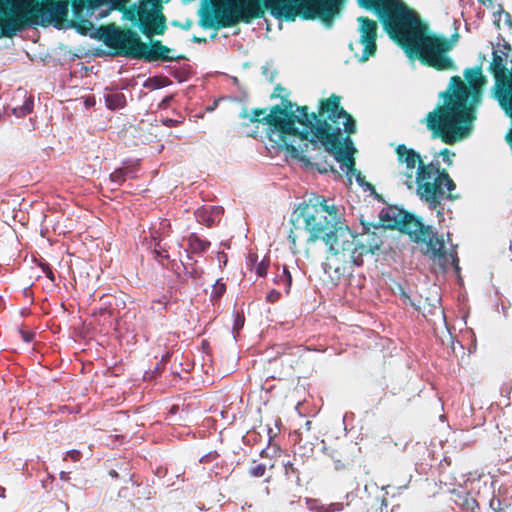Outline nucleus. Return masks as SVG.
<instances>
[{"label":"nucleus","instance_id":"a18cd8bd","mask_svg":"<svg viewBox=\"0 0 512 512\" xmlns=\"http://www.w3.org/2000/svg\"><path fill=\"white\" fill-rule=\"evenodd\" d=\"M43 270H44L46 276L49 279L53 280V272L51 271V269H49L48 267H45V268H43Z\"/></svg>","mask_w":512,"mask_h":512},{"label":"nucleus","instance_id":"4468645a","mask_svg":"<svg viewBox=\"0 0 512 512\" xmlns=\"http://www.w3.org/2000/svg\"><path fill=\"white\" fill-rule=\"evenodd\" d=\"M129 0H89V10L96 19H102L111 11L120 9Z\"/></svg>","mask_w":512,"mask_h":512},{"label":"nucleus","instance_id":"7c9ffc66","mask_svg":"<svg viewBox=\"0 0 512 512\" xmlns=\"http://www.w3.org/2000/svg\"><path fill=\"white\" fill-rule=\"evenodd\" d=\"M284 469L286 476L296 475L297 479L299 480L298 468L295 467L294 463L287 461L284 463Z\"/></svg>","mask_w":512,"mask_h":512},{"label":"nucleus","instance_id":"a19ab883","mask_svg":"<svg viewBox=\"0 0 512 512\" xmlns=\"http://www.w3.org/2000/svg\"><path fill=\"white\" fill-rule=\"evenodd\" d=\"M171 358V354L169 352H166L164 355H162L160 362L165 365Z\"/></svg>","mask_w":512,"mask_h":512},{"label":"nucleus","instance_id":"b1692460","mask_svg":"<svg viewBox=\"0 0 512 512\" xmlns=\"http://www.w3.org/2000/svg\"><path fill=\"white\" fill-rule=\"evenodd\" d=\"M169 52H170V50L168 48H166L165 46L161 45L160 43H155L152 45L148 54L152 58L166 59V58H169Z\"/></svg>","mask_w":512,"mask_h":512},{"label":"nucleus","instance_id":"8fccbe9b","mask_svg":"<svg viewBox=\"0 0 512 512\" xmlns=\"http://www.w3.org/2000/svg\"><path fill=\"white\" fill-rule=\"evenodd\" d=\"M83 324V327L86 329V330H89L90 329V326L92 324V322H86V321H83L82 322Z\"/></svg>","mask_w":512,"mask_h":512},{"label":"nucleus","instance_id":"1a4fd4ad","mask_svg":"<svg viewBox=\"0 0 512 512\" xmlns=\"http://www.w3.org/2000/svg\"><path fill=\"white\" fill-rule=\"evenodd\" d=\"M83 34L102 40L107 46L117 49L133 57H141L147 53V46L140 41L139 36L132 31H123L114 25L96 29L91 23L89 27L81 26Z\"/></svg>","mask_w":512,"mask_h":512},{"label":"nucleus","instance_id":"7ed1b4c3","mask_svg":"<svg viewBox=\"0 0 512 512\" xmlns=\"http://www.w3.org/2000/svg\"><path fill=\"white\" fill-rule=\"evenodd\" d=\"M464 77L472 88L470 93L460 77L451 79L444 96V105L427 115V127L440 136L445 143L452 144L466 137L473 120L467 102L471 96L470 106L478 100L480 88L485 83L478 68L467 69Z\"/></svg>","mask_w":512,"mask_h":512},{"label":"nucleus","instance_id":"a878e982","mask_svg":"<svg viewBox=\"0 0 512 512\" xmlns=\"http://www.w3.org/2000/svg\"><path fill=\"white\" fill-rule=\"evenodd\" d=\"M170 84V80L166 77H155L148 80L147 86L152 89H159Z\"/></svg>","mask_w":512,"mask_h":512},{"label":"nucleus","instance_id":"9b49d317","mask_svg":"<svg viewBox=\"0 0 512 512\" xmlns=\"http://www.w3.org/2000/svg\"><path fill=\"white\" fill-rule=\"evenodd\" d=\"M359 23V41L350 45L355 56L360 61H366L376 51L377 23L365 17L358 18Z\"/></svg>","mask_w":512,"mask_h":512},{"label":"nucleus","instance_id":"f704fd0d","mask_svg":"<svg viewBox=\"0 0 512 512\" xmlns=\"http://www.w3.org/2000/svg\"><path fill=\"white\" fill-rule=\"evenodd\" d=\"M245 322H233V327L231 330L233 339L237 340V335L239 334L240 330L243 328Z\"/></svg>","mask_w":512,"mask_h":512},{"label":"nucleus","instance_id":"4be33fe9","mask_svg":"<svg viewBox=\"0 0 512 512\" xmlns=\"http://www.w3.org/2000/svg\"><path fill=\"white\" fill-rule=\"evenodd\" d=\"M33 109V99L31 96L25 95V100L23 105L19 107H15L12 109L13 114L18 117H24L25 115L29 114Z\"/></svg>","mask_w":512,"mask_h":512},{"label":"nucleus","instance_id":"9d476101","mask_svg":"<svg viewBox=\"0 0 512 512\" xmlns=\"http://www.w3.org/2000/svg\"><path fill=\"white\" fill-rule=\"evenodd\" d=\"M397 166L396 178L408 189L414 188L415 178L420 171V166H426L413 149L405 145H398L396 148Z\"/></svg>","mask_w":512,"mask_h":512},{"label":"nucleus","instance_id":"a211bd4d","mask_svg":"<svg viewBox=\"0 0 512 512\" xmlns=\"http://www.w3.org/2000/svg\"><path fill=\"white\" fill-rule=\"evenodd\" d=\"M221 209L218 207H209L198 210L196 217L199 222L205 223L207 226L213 225L219 220Z\"/></svg>","mask_w":512,"mask_h":512},{"label":"nucleus","instance_id":"864d4df0","mask_svg":"<svg viewBox=\"0 0 512 512\" xmlns=\"http://www.w3.org/2000/svg\"><path fill=\"white\" fill-rule=\"evenodd\" d=\"M267 450H268V448H264V449H262V450H261V453H260V454H261V456H266V455H268Z\"/></svg>","mask_w":512,"mask_h":512},{"label":"nucleus","instance_id":"dca6fc26","mask_svg":"<svg viewBox=\"0 0 512 512\" xmlns=\"http://www.w3.org/2000/svg\"><path fill=\"white\" fill-rule=\"evenodd\" d=\"M269 265L270 262L268 258H263L259 261L258 256L254 253H250L247 257V267L251 271H254L259 277H265L267 275Z\"/></svg>","mask_w":512,"mask_h":512},{"label":"nucleus","instance_id":"39448f33","mask_svg":"<svg viewBox=\"0 0 512 512\" xmlns=\"http://www.w3.org/2000/svg\"><path fill=\"white\" fill-rule=\"evenodd\" d=\"M52 1L0 0V36L20 30L39 15L43 22L60 24L68 14V1Z\"/></svg>","mask_w":512,"mask_h":512},{"label":"nucleus","instance_id":"ddd939ff","mask_svg":"<svg viewBox=\"0 0 512 512\" xmlns=\"http://www.w3.org/2000/svg\"><path fill=\"white\" fill-rule=\"evenodd\" d=\"M160 1L161 0L143 1L139 7V20L150 33L161 32L164 25Z\"/></svg>","mask_w":512,"mask_h":512},{"label":"nucleus","instance_id":"5fc2aeb1","mask_svg":"<svg viewBox=\"0 0 512 512\" xmlns=\"http://www.w3.org/2000/svg\"><path fill=\"white\" fill-rule=\"evenodd\" d=\"M109 474L112 476V477H118V473L115 471V470H111L109 472Z\"/></svg>","mask_w":512,"mask_h":512},{"label":"nucleus","instance_id":"6e6552de","mask_svg":"<svg viewBox=\"0 0 512 512\" xmlns=\"http://www.w3.org/2000/svg\"><path fill=\"white\" fill-rule=\"evenodd\" d=\"M416 194L426 202L430 209H436L443 199H452L451 192L455 189V183L450 176L440 171L433 163L420 166L414 187Z\"/></svg>","mask_w":512,"mask_h":512},{"label":"nucleus","instance_id":"58836bf2","mask_svg":"<svg viewBox=\"0 0 512 512\" xmlns=\"http://www.w3.org/2000/svg\"><path fill=\"white\" fill-rule=\"evenodd\" d=\"M443 324H444V327L447 330L450 338L453 340L454 336H453L452 330L455 329L454 325H452V322H448V321L443 322Z\"/></svg>","mask_w":512,"mask_h":512},{"label":"nucleus","instance_id":"cd10ccee","mask_svg":"<svg viewBox=\"0 0 512 512\" xmlns=\"http://www.w3.org/2000/svg\"><path fill=\"white\" fill-rule=\"evenodd\" d=\"M153 240L156 242L155 244V248L153 250V253L155 255V258L157 260H161L162 258H167L168 257V254H167V251L166 250H163L161 247H160V243H159V238L153 236Z\"/></svg>","mask_w":512,"mask_h":512},{"label":"nucleus","instance_id":"de8ad7c7","mask_svg":"<svg viewBox=\"0 0 512 512\" xmlns=\"http://www.w3.org/2000/svg\"><path fill=\"white\" fill-rule=\"evenodd\" d=\"M501 393L502 394H505V396L507 397V399L509 398V393H510V390H509V387H502L501 388Z\"/></svg>","mask_w":512,"mask_h":512},{"label":"nucleus","instance_id":"f8f14e48","mask_svg":"<svg viewBox=\"0 0 512 512\" xmlns=\"http://www.w3.org/2000/svg\"><path fill=\"white\" fill-rule=\"evenodd\" d=\"M380 218L388 228H395L409 234L416 233L418 229H421V234L424 236L422 225L397 207L383 209Z\"/></svg>","mask_w":512,"mask_h":512},{"label":"nucleus","instance_id":"f257e3e1","mask_svg":"<svg viewBox=\"0 0 512 512\" xmlns=\"http://www.w3.org/2000/svg\"><path fill=\"white\" fill-rule=\"evenodd\" d=\"M318 116L324 120L317 121L315 125L317 116L314 113L308 114L305 106L295 108L292 103L283 102L273 107L264 118L269 142L274 148L285 151L287 158L299 162L307 161L305 152L309 146L324 147L340 163L350 183L355 177L365 191L372 190L361 173L353 168L356 150L351 139L346 138L343 144L340 142L341 133H354L355 124L351 116L340 107L339 97L331 96L322 101Z\"/></svg>","mask_w":512,"mask_h":512},{"label":"nucleus","instance_id":"09e8293b","mask_svg":"<svg viewBox=\"0 0 512 512\" xmlns=\"http://www.w3.org/2000/svg\"><path fill=\"white\" fill-rule=\"evenodd\" d=\"M170 100H171V97L164 98L162 103H161V106L162 107H166Z\"/></svg>","mask_w":512,"mask_h":512},{"label":"nucleus","instance_id":"5701e85b","mask_svg":"<svg viewBox=\"0 0 512 512\" xmlns=\"http://www.w3.org/2000/svg\"><path fill=\"white\" fill-rule=\"evenodd\" d=\"M343 503H330L328 505L318 504L317 501H314V504L310 506V509L316 510L317 512H337L343 510Z\"/></svg>","mask_w":512,"mask_h":512},{"label":"nucleus","instance_id":"423d86ee","mask_svg":"<svg viewBox=\"0 0 512 512\" xmlns=\"http://www.w3.org/2000/svg\"><path fill=\"white\" fill-rule=\"evenodd\" d=\"M321 241L331 254L348 257L356 266L363 264L364 255L374 253L381 245V241L374 234H353L344 215L341 217V223L333 226Z\"/></svg>","mask_w":512,"mask_h":512},{"label":"nucleus","instance_id":"79ce46f5","mask_svg":"<svg viewBox=\"0 0 512 512\" xmlns=\"http://www.w3.org/2000/svg\"><path fill=\"white\" fill-rule=\"evenodd\" d=\"M86 107H91L95 104V100L93 97H87L84 101Z\"/></svg>","mask_w":512,"mask_h":512},{"label":"nucleus","instance_id":"473e14b6","mask_svg":"<svg viewBox=\"0 0 512 512\" xmlns=\"http://www.w3.org/2000/svg\"><path fill=\"white\" fill-rule=\"evenodd\" d=\"M225 290H226L225 284L220 281H217L213 287L212 296L220 297L224 294Z\"/></svg>","mask_w":512,"mask_h":512},{"label":"nucleus","instance_id":"c85d7f7f","mask_svg":"<svg viewBox=\"0 0 512 512\" xmlns=\"http://www.w3.org/2000/svg\"><path fill=\"white\" fill-rule=\"evenodd\" d=\"M266 465L258 464L249 470V475L252 477H262L265 474Z\"/></svg>","mask_w":512,"mask_h":512},{"label":"nucleus","instance_id":"f03ea898","mask_svg":"<svg viewBox=\"0 0 512 512\" xmlns=\"http://www.w3.org/2000/svg\"><path fill=\"white\" fill-rule=\"evenodd\" d=\"M359 5L375 11L388 33L396 39L410 58L420 57L428 65L445 70L452 67L446 56L449 43L427 34L418 14L401 0H357Z\"/></svg>","mask_w":512,"mask_h":512},{"label":"nucleus","instance_id":"0eeeda50","mask_svg":"<svg viewBox=\"0 0 512 512\" xmlns=\"http://www.w3.org/2000/svg\"><path fill=\"white\" fill-rule=\"evenodd\" d=\"M343 215L342 207L329 204L324 198L316 204L299 205L294 211L295 220L303 225L309 243L322 240L333 226L341 223Z\"/></svg>","mask_w":512,"mask_h":512},{"label":"nucleus","instance_id":"6e6d98bb","mask_svg":"<svg viewBox=\"0 0 512 512\" xmlns=\"http://www.w3.org/2000/svg\"><path fill=\"white\" fill-rule=\"evenodd\" d=\"M164 123H165V124H167V125H169V124H171V123H174V121H173V120H171V119H167V120H165V121H164Z\"/></svg>","mask_w":512,"mask_h":512},{"label":"nucleus","instance_id":"c9c22d12","mask_svg":"<svg viewBox=\"0 0 512 512\" xmlns=\"http://www.w3.org/2000/svg\"><path fill=\"white\" fill-rule=\"evenodd\" d=\"M96 317H102V318H113L114 315L110 309L107 308H100L99 311L94 314Z\"/></svg>","mask_w":512,"mask_h":512},{"label":"nucleus","instance_id":"49530a36","mask_svg":"<svg viewBox=\"0 0 512 512\" xmlns=\"http://www.w3.org/2000/svg\"><path fill=\"white\" fill-rule=\"evenodd\" d=\"M384 510H387V501H386V499L383 498L381 500L380 512H384ZM385 512H387V511H385Z\"/></svg>","mask_w":512,"mask_h":512},{"label":"nucleus","instance_id":"bf43d9fd","mask_svg":"<svg viewBox=\"0 0 512 512\" xmlns=\"http://www.w3.org/2000/svg\"><path fill=\"white\" fill-rule=\"evenodd\" d=\"M310 424H311V422H310V421H307V422H306V427H309V425H310Z\"/></svg>","mask_w":512,"mask_h":512},{"label":"nucleus","instance_id":"6ab92c4d","mask_svg":"<svg viewBox=\"0 0 512 512\" xmlns=\"http://www.w3.org/2000/svg\"><path fill=\"white\" fill-rule=\"evenodd\" d=\"M106 107L110 110L123 108L126 104V98L119 91H106L104 94Z\"/></svg>","mask_w":512,"mask_h":512},{"label":"nucleus","instance_id":"603ef678","mask_svg":"<svg viewBox=\"0 0 512 512\" xmlns=\"http://www.w3.org/2000/svg\"><path fill=\"white\" fill-rule=\"evenodd\" d=\"M342 466H343V465H342V463H341L339 460H338V461H336V463H335V468H336L337 470H338V469H340Z\"/></svg>","mask_w":512,"mask_h":512},{"label":"nucleus","instance_id":"13d9d810","mask_svg":"<svg viewBox=\"0 0 512 512\" xmlns=\"http://www.w3.org/2000/svg\"><path fill=\"white\" fill-rule=\"evenodd\" d=\"M437 214H438V217H439V221H441L442 220V212L438 211Z\"/></svg>","mask_w":512,"mask_h":512},{"label":"nucleus","instance_id":"20e7f679","mask_svg":"<svg viewBox=\"0 0 512 512\" xmlns=\"http://www.w3.org/2000/svg\"><path fill=\"white\" fill-rule=\"evenodd\" d=\"M341 0H264L274 15L293 18H321L330 21L337 13ZM217 18L224 26L250 22L261 13L260 0H213Z\"/></svg>","mask_w":512,"mask_h":512},{"label":"nucleus","instance_id":"4c0bfd02","mask_svg":"<svg viewBox=\"0 0 512 512\" xmlns=\"http://www.w3.org/2000/svg\"><path fill=\"white\" fill-rule=\"evenodd\" d=\"M67 456L73 461H78L81 457V453L78 450L72 449L67 452Z\"/></svg>","mask_w":512,"mask_h":512},{"label":"nucleus","instance_id":"f3484780","mask_svg":"<svg viewBox=\"0 0 512 512\" xmlns=\"http://www.w3.org/2000/svg\"><path fill=\"white\" fill-rule=\"evenodd\" d=\"M273 281L278 289L282 290L284 294L289 293L292 284V277L285 266H283L281 269L279 267L277 268V273Z\"/></svg>","mask_w":512,"mask_h":512},{"label":"nucleus","instance_id":"aec40b11","mask_svg":"<svg viewBox=\"0 0 512 512\" xmlns=\"http://www.w3.org/2000/svg\"><path fill=\"white\" fill-rule=\"evenodd\" d=\"M456 503L465 510H469L471 512H481L480 503L469 493L459 494Z\"/></svg>","mask_w":512,"mask_h":512},{"label":"nucleus","instance_id":"ea45409f","mask_svg":"<svg viewBox=\"0 0 512 512\" xmlns=\"http://www.w3.org/2000/svg\"><path fill=\"white\" fill-rule=\"evenodd\" d=\"M164 369V365L161 362H158L155 367L151 370L152 374H158Z\"/></svg>","mask_w":512,"mask_h":512},{"label":"nucleus","instance_id":"bb28decb","mask_svg":"<svg viewBox=\"0 0 512 512\" xmlns=\"http://www.w3.org/2000/svg\"><path fill=\"white\" fill-rule=\"evenodd\" d=\"M17 330L25 343H31L34 340L35 332L26 330L23 325L17 327Z\"/></svg>","mask_w":512,"mask_h":512},{"label":"nucleus","instance_id":"393cba45","mask_svg":"<svg viewBox=\"0 0 512 512\" xmlns=\"http://www.w3.org/2000/svg\"><path fill=\"white\" fill-rule=\"evenodd\" d=\"M127 173L128 172L125 169H122V168L116 169L115 171H113L110 174L109 180L116 185H120L126 180Z\"/></svg>","mask_w":512,"mask_h":512},{"label":"nucleus","instance_id":"052dcab7","mask_svg":"<svg viewBox=\"0 0 512 512\" xmlns=\"http://www.w3.org/2000/svg\"><path fill=\"white\" fill-rule=\"evenodd\" d=\"M463 326H465L467 324V321H464V322H460Z\"/></svg>","mask_w":512,"mask_h":512},{"label":"nucleus","instance_id":"72a5a7b5","mask_svg":"<svg viewBox=\"0 0 512 512\" xmlns=\"http://www.w3.org/2000/svg\"><path fill=\"white\" fill-rule=\"evenodd\" d=\"M440 155L442 156L443 162H445L447 165L452 164V159L454 157V153H451L449 150L445 149L441 151Z\"/></svg>","mask_w":512,"mask_h":512},{"label":"nucleus","instance_id":"2eb2a0df","mask_svg":"<svg viewBox=\"0 0 512 512\" xmlns=\"http://www.w3.org/2000/svg\"><path fill=\"white\" fill-rule=\"evenodd\" d=\"M417 242L423 241L427 243L426 253L431 254L433 257L441 256V252L444 249V242L431 232L428 233V239L426 237L415 236Z\"/></svg>","mask_w":512,"mask_h":512},{"label":"nucleus","instance_id":"e433bc0d","mask_svg":"<svg viewBox=\"0 0 512 512\" xmlns=\"http://www.w3.org/2000/svg\"><path fill=\"white\" fill-rule=\"evenodd\" d=\"M499 506H500V500L499 499L493 497L489 501V507L492 510V512H499L498 511Z\"/></svg>","mask_w":512,"mask_h":512},{"label":"nucleus","instance_id":"c03bdc74","mask_svg":"<svg viewBox=\"0 0 512 512\" xmlns=\"http://www.w3.org/2000/svg\"><path fill=\"white\" fill-rule=\"evenodd\" d=\"M59 476L63 481H68L70 479L69 472L61 471Z\"/></svg>","mask_w":512,"mask_h":512},{"label":"nucleus","instance_id":"4d7b16f0","mask_svg":"<svg viewBox=\"0 0 512 512\" xmlns=\"http://www.w3.org/2000/svg\"><path fill=\"white\" fill-rule=\"evenodd\" d=\"M271 432H272V429H271V428H269V429H268V433H269V434H271ZM271 440H272V436H271V435H269V443L271 442Z\"/></svg>","mask_w":512,"mask_h":512},{"label":"nucleus","instance_id":"412c9836","mask_svg":"<svg viewBox=\"0 0 512 512\" xmlns=\"http://www.w3.org/2000/svg\"><path fill=\"white\" fill-rule=\"evenodd\" d=\"M210 246V242L201 239L195 234H191L188 237V247L193 253H200L206 251Z\"/></svg>","mask_w":512,"mask_h":512},{"label":"nucleus","instance_id":"2f4dec72","mask_svg":"<svg viewBox=\"0 0 512 512\" xmlns=\"http://www.w3.org/2000/svg\"><path fill=\"white\" fill-rule=\"evenodd\" d=\"M219 453L214 450V451H210L206 454H204L200 459H199V462L200 463H208V462H211V461H214L216 459L219 458Z\"/></svg>","mask_w":512,"mask_h":512},{"label":"nucleus","instance_id":"37998d69","mask_svg":"<svg viewBox=\"0 0 512 512\" xmlns=\"http://www.w3.org/2000/svg\"><path fill=\"white\" fill-rule=\"evenodd\" d=\"M156 377V374H152L151 370L144 373V380H152Z\"/></svg>","mask_w":512,"mask_h":512},{"label":"nucleus","instance_id":"3c124183","mask_svg":"<svg viewBox=\"0 0 512 512\" xmlns=\"http://www.w3.org/2000/svg\"><path fill=\"white\" fill-rule=\"evenodd\" d=\"M5 497V488L0 485V498Z\"/></svg>","mask_w":512,"mask_h":512},{"label":"nucleus","instance_id":"c756f323","mask_svg":"<svg viewBox=\"0 0 512 512\" xmlns=\"http://www.w3.org/2000/svg\"><path fill=\"white\" fill-rule=\"evenodd\" d=\"M283 293L284 292L282 290L278 289V288L277 289H272L271 291H269L267 293L266 299H267V301L272 302V303L276 302V301H278L281 298Z\"/></svg>","mask_w":512,"mask_h":512}]
</instances>
